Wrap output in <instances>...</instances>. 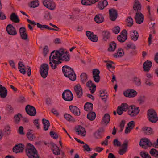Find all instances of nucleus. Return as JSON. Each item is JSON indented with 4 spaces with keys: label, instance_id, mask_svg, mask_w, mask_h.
<instances>
[{
    "label": "nucleus",
    "instance_id": "nucleus-1",
    "mask_svg": "<svg viewBox=\"0 0 158 158\" xmlns=\"http://www.w3.org/2000/svg\"><path fill=\"white\" fill-rule=\"evenodd\" d=\"M64 75L68 77L72 81H74L76 79V74L74 70L71 68L67 65L63 66L62 68Z\"/></svg>",
    "mask_w": 158,
    "mask_h": 158
},
{
    "label": "nucleus",
    "instance_id": "nucleus-2",
    "mask_svg": "<svg viewBox=\"0 0 158 158\" xmlns=\"http://www.w3.org/2000/svg\"><path fill=\"white\" fill-rule=\"evenodd\" d=\"M26 152L29 158H39L36 149L30 143L27 144Z\"/></svg>",
    "mask_w": 158,
    "mask_h": 158
},
{
    "label": "nucleus",
    "instance_id": "nucleus-3",
    "mask_svg": "<svg viewBox=\"0 0 158 158\" xmlns=\"http://www.w3.org/2000/svg\"><path fill=\"white\" fill-rule=\"evenodd\" d=\"M49 69L48 65L46 63L42 64L40 67V75L43 78H45L47 77Z\"/></svg>",
    "mask_w": 158,
    "mask_h": 158
},
{
    "label": "nucleus",
    "instance_id": "nucleus-4",
    "mask_svg": "<svg viewBox=\"0 0 158 158\" xmlns=\"http://www.w3.org/2000/svg\"><path fill=\"white\" fill-rule=\"evenodd\" d=\"M43 4L45 7L51 10H55L56 7V4L52 0H44Z\"/></svg>",
    "mask_w": 158,
    "mask_h": 158
},
{
    "label": "nucleus",
    "instance_id": "nucleus-5",
    "mask_svg": "<svg viewBox=\"0 0 158 158\" xmlns=\"http://www.w3.org/2000/svg\"><path fill=\"white\" fill-rule=\"evenodd\" d=\"M149 120L153 123H155L158 120L157 114L152 109H149Z\"/></svg>",
    "mask_w": 158,
    "mask_h": 158
},
{
    "label": "nucleus",
    "instance_id": "nucleus-6",
    "mask_svg": "<svg viewBox=\"0 0 158 158\" xmlns=\"http://www.w3.org/2000/svg\"><path fill=\"white\" fill-rule=\"evenodd\" d=\"M63 99L67 101H70L73 100V97L72 93L69 90H64L62 93Z\"/></svg>",
    "mask_w": 158,
    "mask_h": 158
},
{
    "label": "nucleus",
    "instance_id": "nucleus-7",
    "mask_svg": "<svg viewBox=\"0 0 158 158\" xmlns=\"http://www.w3.org/2000/svg\"><path fill=\"white\" fill-rule=\"evenodd\" d=\"M26 113L31 116H35L36 114L35 108L32 106L29 105H27L25 107Z\"/></svg>",
    "mask_w": 158,
    "mask_h": 158
},
{
    "label": "nucleus",
    "instance_id": "nucleus-8",
    "mask_svg": "<svg viewBox=\"0 0 158 158\" xmlns=\"http://www.w3.org/2000/svg\"><path fill=\"white\" fill-rule=\"evenodd\" d=\"M133 107H135L134 106H130L129 108H130L131 110H129L128 111V114L132 117L136 116L140 111L139 107L133 108Z\"/></svg>",
    "mask_w": 158,
    "mask_h": 158
},
{
    "label": "nucleus",
    "instance_id": "nucleus-9",
    "mask_svg": "<svg viewBox=\"0 0 158 158\" xmlns=\"http://www.w3.org/2000/svg\"><path fill=\"white\" fill-rule=\"evenodd\" d=\"M134 19L137 23L140 24L144 20V15L140 12H136Z\"/></svg>",
    "mask_w": 158,
    "mask_h": 158
},
{
    "label": "nucleus",
    "instance_id": "nucleus-10",
    "mask_svg": "<svg viewBox=\"0 0 158 158\" xmlns=\"http://www.w3.org/2000/svg\"><path fill=\"white\" fill-rule=\"evenodd\" d=\"M127 39V32L125 29L123 30L120 33V35L117 37L118 40L121 43L124 42Z\"/></svg>",
    "mask_w": 158,
    "mask_h": 158
},
{
    "label": "nucleus",
    "instance_id": "nucleus-11",
    "mask_svg": "<svg viewBox=\"0 0 158 158\" xmlns=\"http://www.w3.org/2000/svg\"><path fill=\"white\" fill-rule=\"evenodd\" d=\"M6 30L8 34L9 35H15L17 34L16 29L10 24H8L7 26Z\"/></svg>",
    "mask_w": 158,
    "mask_h": 158
},
{
    "label": "nucleus",
    "instance_id": "nucleus-12",
    "mask_svg": "<svg viewBox=\"0 0 158 158\" xmlns=\"http://www.w3.org/2000/svg\"><path fill=\"white\" fill-rule=\"evenodd\" d=\"M48 146L51 148L53 152V153L55 155H58L60 154V150L59 147L53 142H50L48 143Z\"/></svg>",
    "mask_w": 158,
    "mask_h": 158
},
{
    "label": "nucleus",
    "instance_id": "nucleus-13",
    "mask_svg": "<svg viewBox=\"0 0 158 158\" xmlns=\"http://www.w3.org/2000/svg\"><path fill=\"white\" fill-rule=\"evenodd\" d=\"M53 53V52H52L51 54H50L49 58V60L50 61L49 64L50 66L52 69H54L56 68V66L57 65H59L61 63V62L60 61V60H52V55Z\"/></svg>",
    "mask_w": 158,
    "mask_h": 158
},
{
    "label": "nucleus",
    "instance_id": "nucleus-14",
    "mask_svg": "<svg viewBox=\"0 0 158 158\" xmlns=\"http://www.w3.org/2000/svg\"><path fill=\"white\" fill-rule=\"evenodd\" d=\"M110 19L112 21H114L116 19L118 16V13L117 10L113 8L109 10Z\"/></svg>",
    "mask_w": 158,
    "mask_h": 158
},
{
    "label": "nucleus",
    "instance_id": "nucleus-15",
    "mask_svg": "<svg viewBox=\"0 0 158 158\" xmlns=\"http://www.w3.org/2000/svg\"><path fill=\"white\" fill-rule=\"evenodd\" d=\"M123 94L126 97H134L137 95V93L134 89H129L124 91Z\"/></svg>",
    "mask_w": 158,
    "mask_h": 158
},
{
    "label": "nucleus",
    "instance_id": "nucleus-16",
    "mask_svg": "<svg viewBox=\"0 0 158 158\" xmlns=\"http://www.w3.org/2000/svg\"><path fill=\"white\" fill-rule=\"evenodd\" d=\"M74 90L78 98L81 97L83 94L82 89L80 84H78L74 86Z\"/></svg>",
    "mask_w": 158,
    "mask_h": 158
},
{
    "label": "nucleus",
    "instance_id": "nucleus-17",
    "mask_svg": "<svg viewBox=\"0 0 158 158\" xmlns=\"http://www.w3.org/2000/svg\"><path fill=\"white\" fill-rule=\"evenodd\" d=\"M93 78L96 82L98 83L100 80V71L98 69H94L92 71Z\"/></svg>",
    "mask_w": 158,
    "mask_h": 158
},
{
    "label": "nucleus",
    "instance_id": "nucleus-18",
    "mask_svg": "<svg viewBox=\"0 0 158 158\" xmlns=\"http://www.w3.org/2000/svg\"><path fill=\"white\" fill-rule=\"evenodd\" d=\"M128 141L125 140L122 145V148L119 149L118 153L120 155H123L125 154L127 149Z\"/></svg>",
    "mask_w": 158,
    "mask_h": 158
},
{
    "label": "nucleus",
    "instance_id": "nucleus-19",
    "mask_svg": "<svg viewBox=\"0 0 158 158\" xmlns=\"http://www.w3.org/2000/svg\"><path fill=\"white\" fill-rule=\"evenodd\" d=\"M24 145L21 143L18 144L13 147V152L16 153L22 152L24 149Z\"/></svg>",
    "mask_w": 158,
    "mask_h": 158
},
{
    "label": "nucleus",
    "instance_id": "nucleus-20",
    "mask_svg": "<svg viewBox=\"0 0 158 158\" xmlns=\"http://www.w3.org/2000/svg\"><path fill=\"white\" fill-rule=\"evenodd\" d=\"M69 109L70 111L76 116H79L80 114V109L77 107L71 105L69 106Z\"/></svg>",
    "mask_w": 158,
    "mask_h": 158
},
{
    "label": "nucleus",
    "instance_id": "nucleus-21",
    "mask_svg": "<svg viewBox=\"0 0 158 158\" xmlns=\"http://www.w3.org/2000/svg\"><path fill=\"white\" fill-rule=\"evenodd\" d=\"M86 85L87 87L89 88V90L91 94L94 93L96 90V86L94 83H92L91 80L89 81L86 83Z\"/></svg>",
    "mask_w": 158,
    "mask_h": 158
},
{
    "label": "nucleus",
    "instance_id": "nucleus-22",
    "mask_svg": "<svg viewBox=\"0 0 158 158\" xmlns=\"http://www.w3.org/2000/svg\"><path fill=\"white\" fill-rule=\"evenodd\" d=\"M133 8L134 10L136 11V12H140L141 10V5L139 1L137 0L135 1Z\"/></svg>",
    "mask_w": 158,
    "mask_h": 158
},
{
    "label": "nucleus",
    "instance_id": "nucleus-23",
    "mask_svg": "<svg viewBox=\"0 0 158 158\" xmlns=\"http://www.w3.org/2000/svg\"><path fill=\"white\" fill-rule=\"evenodd\" d=\"M7 94V91L6 88L0 84V97L4 98Z\"/></svg>",
    "mask_w": 158,
    "mask_h": 158
},
{
    "label": "nucleus",
    "instance_id": "nucleus-24",
    "mask_svg": "<svg viewBox=\"0 0 158 158\" xmlns=\"http://www.w3.org/2000/svg\"><path fill=\"white\" fill-rule=\"evenodd\" d=\"M139 145L144 149L148 147V139L146 138H142L140 141Z\"/></svg>",
    "mask_w": 158,
    "mask_h": 158
},
{
    "label": "nucleus",
    "instance_id": "nucleus-25",
    "mask_svg": "<svg viewBox=\"0 0 158 158\" xmlns=\"http://www.w3.org/2000/svg\"><path fill=\"white\" fill-rule=\"evenodd\" d=\"M77 132L78 133L79 135H81L82 136H84L85 135L86 131L85 128L82 126L80 125L76 129Z\"/></svg>",
    "mask_w": 158,
    "mask_h": 158
},
{
    "label": "nucleus",
    "instance_id": "nucleus-26",
    "mask_svg": "<svg viewBox=\"0 0 158 158\" xmlns=\"http://www.w3.org/2000/svg\"><path fill=\"white\" fill-rule=\"evenodd\" d=\"M94 20L97 23L99 24L104 21V17L101 14H97L94 17Z\"/></svg>",
    "mask_w": 158,
    "mask_h": 158
},
{
    "label": "nucleus",
    "instance_id": "nucleus-27",
    "mask_svg": "<svg viewBox=\"0 0 158 158\" xmlns=\"http://www.w3.org/2000/svg\"><path fill=\"white\" fill-rule=\"evenodd\" d=\"M108 4V2L106 0L99 1L98 4V8L100 10H103L106 7Z\"/></svg>",
    "mask_w": 158,
    "mask_h": 158
},
{
    "label": "nucleus",
    "instance_id": "nucleus-28",
    "mask_svg": "<svg viewBox=\"0 0 158 158\" xmlns=\"http://www.w3.org/2000/svg\"><path fill=\"white\" fill-rule=\"evenodd\" d=\"M66 53L63 54L62 56L60 57V61H69L70 60V55L69 54L67 51H66Z\"/></svg>",
    "mask_w": 158,
    "mask_h": 158
},
{
    "label": "nucleus",
    "instance_id": "nucleus-29",
    "mask_svg": "<svg viewBox=\"0 0 158 158\" xmlns=\"http://www.w3.org/2000/svg\"><path fill=\"white\" fill-rule=\"evenodd\" d=\"M93 105L92 103L87 102L85 105L84 106V110L87 111H91L93 110Z\"/></svg>",
    "mask_w": 158,
    "mask_h": 158
},
{
    "label": "nucleus",
    "instance_id": "nucleus-30",
    "mask_svg": "<svg viewBox=\"0 0 158 158\" xmlns=\"http://www.w3.org/2000/svg\"><path fill=\"white\" fill-rule=\"evenodd\" d=\"M104 129L103 128H100L98 129L94 133L95 137L97 139H100L102 137V133L104 132Z\"/></svg>",
    "mask_w": 158,
    "mask_h": 158
},
{
    "label": "nucleus",
    "instance_id": "nucleus-31",
    "mask_svg": "<svg viewBox=\"0 0 158 158\" xmlns=\"http://www.w3.org/2000/svg\"><path fill=\"white\" fill-rule=\"evenodd\" d=\"M124 54V52L123 49L121 48H118L117 52V53L114 54V56L117 58L121 57L123 56Z\"/></svg>",
    "mask_w": 158,
    "mask_h": 158
},
{
    "label": "nucleus",
    "instance_id": "nucleus-32",
    "mask_svg": "<svg viewBox=\"0 0 158 158\" xmlns=\"http://www.w3.org/2000/svg\"><path fill=\"white\" fill-rule=\"evenodd\" d=\"M52 52H53V53L52 54V60H55V59H56L57 60H60V56L59 55V54L58 53V52H57V51L56 50V52H55V50L53 51L51 53H51H52Z\"/></svg>",
    "mask_w": 158,
    "mask_h": 158
},
{
    "label": "nucleus",
    "instance_id": "nucleus-33",
    "mask_svg": "<svg viewBox=\"0 0 158 158\" xmlns=\"http://www.w3.org/2000/svg\"><path fill=\"white\" fill-rule=\"evenodd\" d=\"M10 19L14 23H19V20L18 16L15 13H12L10 15Z\"/></svg>",
    "mask_w": 158,
    "mask_h": 158
},
{
    "label": "nucleus",
    "instance_id": "nucleus-34",
    "mask_svg": "<svg viewBox=\"0 0 158 158\" xmlns=\"http://www.w3.org/2000/svg\"><path fill=\"white\" fill-rule=\"evenodd\" d=\"M10 127L8 125H6L3 130L4 135L6 136H8L11 133Z\"/></svg>",
    "mask_w": 158,
    "mask_h": 158
},
{
    "label": "nucleus",
    "instance_id": "nucleus-35",
    "mask_svg": "<svg viewBox=\"0 0 158 158\" xmlns=\"http://www.w3.org/2000/svg\"><path fill=\"white\" fill-rule=\"evenodd\" d=\"M42 123L44 125V129L45 131L48 130L50 126L49 121L48 120L43 118L42 120Z\"/></svg>",
    "mask_w": 158,
    "mask_h": 158
},
{
    "label": "nucleus",
    "instance_id": "nucleus-36",
    "mask_svg": "<svg viewBox=\"0 0 158 158\" xmlns=\"http://www.w3.org/2000/svg\"><path fill=\"white\" fill-rule=\"evenodd\" d=\"M103 39L105 41L107 40L110 37V34L109 32L106 31H104L102 33Z\"/></svg>",
    "mask_w": 158,
    "mask_h": 158
},
{
    "label": "nucleus",
    "instance_id": "nucleus-37",
    "mask_svg": "<svg viewBox=\"0 0 158 158\" xmlns=\"http://www.w3.org/2000/svg\"><path fill=\"white\" fill-rule=\"evenodd\" d=\"M116 44L114 41H112L110 43L109 47L108 49V50L110 52L114 51L116 49Z\"/></svg>",
    "mask_w": 158,
    "mask_h": 158
},
{
    "label": "nucleus",
    "instance_id": "nucleus-38",
    "mask_svg": "<svg viewBox=\"0 0 158 158\" xmlns=\"http://www.w3.org/2000/svg\"><path fill=\"white\" fill-rule=\"evenodd\" d=\"M110 116L108 114H105L103 118L102 121L101 122L102 123V124L103 122L105 123H108L110 121Z\"/></svg>",
    "mask_w": 158,
    "mask_h": 158
},
{
    "label": "nucleus",
    "instance_id": "nucleus-39",
    "mask_svg": "<svg viewBox=\"0 0 158 158\" xmlns=\"http://www.w3.org/2000/svg\"><path fill=\"white\" fill-rule=\"evenodd\" d=\"M87 118L90 121L94 120L96 117V114L94 112L90 111L87 115Z\"/></svg>",
    "mask_w": 158,
    "mask_h": 158
},
{
    "label": "nucleus",
    "instance_id": "nucleus-40",
    "mask_svg": "<svg viewBox=\"0 0 158 158\" xmlns=\"http://www.w3.org/2000/svg\"><path fill=\"white\" fill-rule=\"evenodd\" d=\"M126 22L127 25L129 27H131L133 24V20L131 16L127 17Z\"/></svg>",
    "mask_w": 158,
    "mask_h": 158
},
{
    "label": "nucleus",
    "instance_id": "nucleus-41",
    "mask_svg": "<svg viewBox=\"0 0 158 158\" xmlns=\"http://www.w3.org/2000/svg\"><path fill=\"white\" fill-rule=\"evenodd\" d=\"M81 80L82 83L84 84L87 79V76L86 73H83L80 75Z\"/></svg>",
    "mask_w": 158,
    "mask_h": 158
},
{
    "label": "nucleus",
    "instance_id": "nucleus-42",
    "mask_svg": "<svg viewBox=\"0 0 158 158\" xmlns=\"http://www.w3.org/2000/svg\"><path fill=\"white\" fill-rule=\"evenodd\" d=\"M39 5L38 0H35L32 1L29 4V6L30 8H34L38 6Z\"/></svg>",
    "mask_w": 158,
    "mask_h": 158
},
{
    "label": "nucleus",
    "instance_id": "nucleus-43",
    "mask_svg": "<svg viewBox=\"0 0 158 158\" xmlns=\"http://www.w3.org/2000/svg\"><path fill=\"white\" fill-rule=\"evenodd\" d=\"M131 36V40L135 41L138 39L139 37L138 33L137 31H133Z\"/></svg>",
    "mask_w": 158,
    "mask_h": 158
},
{
    "label": "nucleus",
    "instance_id": "nucleus-44",
    "mask_svg": "<svg viewBox=\"0 0 158 158\" xmlns=\"http://www.w3.org/2000/svg\"><path fill=\"white\" fill-rule=\"evenodd\" d=\"M64 116L65 119L68 121L73 122L75 121V120L74 118L69 114H65L64 115Z\"/></svg>",
    "mask_w": 158,
    "mask_h": 158
},
{
    "label": "nucleus",
    "instance_id": "nucleus-45",
    "mask_svg": "<svg viewBox=\"0 0 158 158\" xmlns=\"http://www.w3.org/2000/svg\"><path fill=\"white\" fill-rule=\"evenodd\" d=\"M81 3L82 5H90L95 3L93 1H92L91 2L90 0H82Z\"/></svg>",
    "mask_w": 158,
    "mask_h": 158
},
{
    "label": "nucleus",
    "instance_id": "nucleus-46",
    "mask_svg": "<svg viewBox=\"0 0 158 158\" xmlns=\"http://www.w3.org/2000/svg\"><path fill=\"white\" fill-rule=\"evenodd\" d=\"M88 38L92 41L96 42L98 40V38L96 35H94L93 33V35H91Z\"/></svg>",
    "mask_w": 158,
    "mask_h": 158
},
{
    "label": "nucleus",
    "instance_id": "nucleus-47",
    "mask_svg": "<svg viewBox=\"0 0 158 158\" xmlns=\"http://www.w3.org/2000/svg\"><path fill=\"white\" fill-rule=\"evenodd\" d=\"M88 38L92 41L96 42L98 40V38L96 35H94L93 33V35H91Z\"/></svg>",
    "mask_w": 158,
    "mask_h": 158
},
{
    "label": "nucleus",
    "instance_id": "nucleus-48",
    "mask_svg": "<svg viewBox=\"0 0 158 158\" xmlns=\"http://www.w3.org/2000/svg\"><path fill=\"white\" fill-rule=\"evenodd\" d=\"M27 136L28 139L30 140H33L35 138V137L34 135L30 132H28L27 134Z\"/></svg>",
    "mask_w": 158,
    "mask_h": 158
},
{
    "label": "nucleus",
    "instance_id": "nucleus-49",
    "mask_svg": "<svg viewBox=\"0 0 158 158\" xmlns=\"http://www.w3.org/2000/svg\"><path fill=\"white\" fill-rule=\"evenodd\" d=\"M145 100V96H140L139 97L137 101L139 104H142L143 103Z\"/></svg>",
    "mask_w": 158,
    "mask_h": 158
},
{
    "label": "nucleus",
    "instance_id": "nucleus-50",
    "mask_svg": "<svg viewBox=\"0 0 158 158\" xmlns=\"http://www.w3.org/2000/svg\"><path fill=\"white\" fill-rule=\"evenodd\" d=\"M119 106L122 107L123 110L124 111H126L128 108H129V107H128V105L126 103H123Z\"/></svg>",
    "mask_w": 158,
    "mask_h": 158
},
{
    "label": "nucleus",
    "instance_id": "nucleus-51",
    "mask_svg": "<svg viewBox=\"0 0 158 158\" xmlns=\"http://www.w3.org/2000/svg\"><path fill=\"white\" fill-rule=\"evenodd\" d=\"M113 143L115 147H120L121 145V142L119 141L117 139L114 140L113 142Z\"/></svg>",
    "mask_w": 158,
    "mask_h": 158
},
{
    "label": "nucleus",
    "instance_id": "nucleus-52",
    "mask_svg": "<svg viewBox=\"0 0 158 158\" xmlns=\"http://www.w3.org/2000/svg\"><path fill=\"white\" fill-rule=\"evenodd\" d=\"M150 153L152 156L156 157H157L158 156V152L154 149H152L150 151Z\"/></svg>",
    "mask_w": 158,
    "mask_h": 158
},
{
    "label": "nucleus",
    "instance_id": "nucleus-53",
    "mask_svg": "<svg viewBox=\"0 0 158 158\" xmlns=\"http://www.w3.org/2000/svg\"><path fill=\"white\" fill-rule=\"evenodd\" d=\"M134 82L137 86H140L141 85V82L140 79L137 78L136 77H135L134 79Z\"/></svg>",
    "mask_w": 158,
    "mask_h": 158
},
{
    "label": "nucleus",
    "instance_id": "nucleus-54",
    "mask_svg": "<svg viewBox=\"0 0 158 158\" xmlns=\"http://www.w3.org/2000/svg\"><path fill=\"white\" fill-rule=\"evenodd\" d=\"M143 70L145 72H148V60L146 61L143 64Z\"/></svg>",
    "mask_w": 158,
    "mask_h": 158
},
{
    "label": "nucleus",
    "instance_id": "nucleus-55",
    "mask_svg": "<svg viewBox=\"0 0 158 158\" xmlns=\"http://www.w3.org/2000/svg\"><path fill=\"white\" fill-rule=\"evenodd\" d=\"M120 28L118 26L115 27L112 30L113 32L116 34H118L120 32Z\"/></svg>",
    "mask_w": 158,
    "mask_h": 158
},
{
    "label": "nucleus",
    "instance_id": "nucleus-56",
    "mask_svg": "<svg viewBox=\"0 0 158 158\" xmlns=\"http://www.w3.org/2000/svg\"><path fill=\"white\" fill-rule=\"evenodd\" d=\"M125 48L126 50H128L130 48L135 49L136 48V47L134 44H127Z\"/></svg>",
    "mask_w": 158,
    "mask_h": 158
},
{
    "label": "nucleus",
    "instance_id": "nucleus-57",
    "mask_svg": "<svg viewBox=\"0 0 158 158\" xmlns=\"http://www.w3.org/2000/svg\"><path fill=\"white\" fill-rule=\"evenodd\" d=\"M20 117H22V114L20 113H18L17 114L15 115L14 118L16 123H18L20 121Z\"/></svg>",
    "mask_w": 158,
    "mask_h": 158
},
{
    "label": "nucleus",
    "instance_id": "nucleus-58",
    "mask_svg": "<svg viewBox=\"0 0 158 158\" xmlns=\"http://www.w3.org/2000/svg\"><path fill=\"white\" fill-rule=\"evenodd\" d=\"M100 97H102V99L104 101L106 102V98L107 97V95H106L105 94H103L101 90L100 91Z\"/></svg>",
    "mask_w": 158,
    "mask_h": 158
},
{
    "label": "nucleus",
    "instance_id": "nucleus-59",
    "mask_svg": "<svg viewBox=\"0 0 158 158\" xmlns=\"http://www.w3.org/2000/svg\"><path fill=\"white\" fill-rule=\"evenodd\" d=\"M152 145L154 147L158 148V138L156 142L153 143V144L149 140V147Z\"/></svg>",
    "mask_w": 158,
    "mask_h": 158
},
{
    "label": "nucleus",
    "instance_id": "nucleus-60",
    "mask_svg": "<svg viewBox=\"0 0 158 158\" xmlns=\"http://www.w3.org/2000/svg\"><path fill=\"white\" fill-rule=\"evenodd\" d=\"M50 135L51 137L53 138L54 139H56L58 138V135L53 131H52L50 132Z\"/></svg>",
    "mask_w": 158,
    "mask_h": 158
},
{
    "label": "nucleus",
    "instance_id": "nucleus-61",
    "mask_svg": "<svg viewBox=\"0 0 158 158\" xmlns=\"http://www.w3.org/2000/svg\"><path fill=\"white\" fill-rule=\"evenodd\" d=\"M58 52V54L60 56V57L62 56L63 54L66 53V51H65L63 48H61L58 50H57Z\"/></svg>",
    "mask_w": 158,
    "mask_h": 158
},
{
    "label": "nucleus",
    "instance_id": "nucleus-62",
    "mask_svg": "<svg viewBox=\"0 0 158 158\" xmlns=\"http://www.w3.org/2000/svg\"><path fill=\"white\" fill-rule=\"evenodd\" d=\"M49 52L48 47L47 46H45L43 49V53L44 56H46L47 54Z\"/></svg>",
    "mask_w": 158,
    "mask_h": 158
},
{
    "label": "nucleus",
    "instance_id": "nucleus-63",
    "mask_svg": "<svg viewBox=\"0 0 158 158\" xmlns=\"http://www.w3.org/2000/svg\"><path fill=\"white\" fill-rule=\"evenodd\" d=\"M83 147L84 149V151H86L87 152L90 151L91 149L89 146L87 144H85V145L83 146Z\"/></svg>",
    "mask_w": 158,
    "mask_h": 158
},
{
    "label": "nucleus",
    "instance_id": "nucleus-64",
    "mask_svg": "<svg viewBox=\"0 0 158 158\" xmlns=\"http://www.w3.org/2000/svg\"><path fill=\"white\" fill-rule=\"evenodd\" d=\"M127 126L133 129L135 127V122L133 121L130 122L128 123Z\"/></svg>",
    "mask_w": 158,
    "mask_h": 158
}]
</instances>
